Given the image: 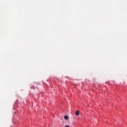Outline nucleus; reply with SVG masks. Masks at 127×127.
Segmentation results:
<instances>
[{
    "label": "nucleus",
    "mask_w": 127,
    "mask_h": 127,
    "mask_svg": "<svg viewBox=\"0 0 127 127\" xmlns=\"http://www.w3.org/2000/svg\"><path fill=\"white\" fill-rule=\"evenodd\" d=\"M64 119L65 121H69V116H67V115H65L64 116Z\"/></svg>",
    "instance_id": "1"
},
{
    "label": "nucleus",
    "mask_w": 127,
    "mask_h": 127,
    "mask_svg": "<svg viewBox=\"0 0 127 127\" xmlns=\"http://www.w3.org/2000/svg\"><path fill=\"white\" fill-rule=\"evenodd\" d=\"M80 114V112H79V111H77L75 112V115H76L77 117L78 116H79V114Z\"/></svg>",
    "instance_id": "2"
},
{
    "label": "nucleus",
    "mask_w": 127,
    "mask_h": 127,
    "mask_svg": "<svg viewBox=\"0 0 127 127\" xmlns=\"http://www.w3.org/2000/svg\"><path fill=\"white\" fill-rule=\"evenodd\" d=\"M64 127H69V125H65Z\"/></svg>",
    "instance_id": "3"
}]
</instances>
